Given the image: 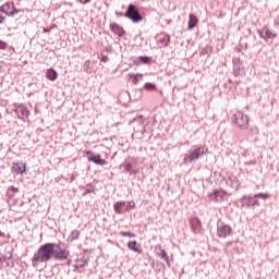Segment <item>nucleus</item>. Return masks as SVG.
Returning <instances> with one entry per match:
<instances>
[{
  "label": "nucleus",
  "mask_w": 279,
  "mask_h": 279,
  "mask_svg": "<svg viewBox=\"0 0 279 279\" xmlns=\"http://www.w3.org/2000/svg\"><path fill=\"white\" fill-rule=\"evenodd\" d=\"M58 247H60V244L56 243H46L40 245L32 257L33 267H38V265H43V263L47 265L49 260H53V256H56V248Z\"/></svg>",
  "instance_id": "f257e3e1"
},
{
  "label": "nucleus",
  "mask_w": 279,
  "mask_h": 279,
  "mask_svg": "<svg viewBox=\"0 0 279 279\" xmlns=\"http://www.w3.org/2000/svg\"><path fill=\"white\" fill-rule=\"evenodd\" d=\"M208 154V147L206 145L193 146L185 155L184 162L191 163L195 160H199L202 156H206Z\"/></svg>",
  "instance_id": "f03ea898"
},
{
  "label": "nucleus",
  "mask_w": 279,
  "mask_h": 279,
  "mask_svg": "<svg viewBox=\"0 0 279 279\" xmlns=\"http://www.w3.org/2000/svg\"><path fill=\"white\" fill-rule=\"evenodd\" d=\"M231 121L239 130H247L250 128V116L243 113V111H236L231 117Z\"/></svg>",
  "instance_id": "7ed1b4c3"
},
{
  "label": "nucleus",
  "mask_w": 279,
  "mask_h": 279,
  "mask_svg": "<svg viewBox=\"0 0 279 279\" xmlns=\"http://www.w3.org/2000/svg\"><path fill=\"white\" fill-rule=\"evenodd\" d=\"M125 19L132 21V23H141L143 22V15L138 11V8L134 4H129L126 11L124 13Z\"/></svg>",
  "instance_id": "20e7f679"
},
{
  "label": "nucleus",
  "mask_w": 279,
  "mask_h": 279,
  "mask_svg": "<svg viewBox=\"0 0 279 279\" xmlns=\"http://www.w3.org/2000/svg\"><path fill=\"white\" fill-rule=\"evenodd\" d=\"M230 234H232V227L226 225L221 220H218L217 221V236H219V239H227V236H230Z\"/></svg>",
  "instance_id": "39448f33"
},
{
  "label": "nucleus",
  "mask_w": 279,
  "mask_h": 279,
  "mask_svg": "<svg viewBox=\"0 0 279 279\" xmlns=\"http://www.w3.org/2000/svg\"><path fill=\"white\" fill-rule=\"evenodd\" d=\"M0 10L2 11V14L11 17L16 16V14H20L21 12V10H17L16 7H14V2H5L0 7Z\"/></svg>",
  "instance_id": "423d86ee"
},
{
  "label": "nucleus",
  "mask_w": 279,
  "mask_h": 279,
  "mask_svg": "<svg viewBox=\"0 0 279 279\" xmlns=\"http://www.w3.org/2000/svg\"><path fill=\"white\" fill-rule=\"evenodd\" d=\"M14 108L15 109H13V112H15L17 119L25 121L29 118V111L23 106V104H14Z\"/></svg>",
  "instance_id": "0eeeda50"
},
{
  "label": "nucleus",
  "mask_w": 279,
  "mask_h": 279,
  "mask_svg": "<svg viewBox=\"0 0 279 279\" xmlns=\"http://www.w3.org/2000/svg\"><path fill=\"white\" fill-rule=\"evenodd\" d=\"M85 154L88 160L95 162V165H100V167H104V165L107 163L106 159H101V155H95L93 150H87Z\"/></svg>",
  "instance_id": "6e6552de"
},
{
  "label": "nucleus",
  "mask_w": 279,
  "mask_h": 279,
  "mask_svg": "<svg viewBox=\"0 0 279 279\" xmlns=\"http://www.w3.org/2000/svg\"><path fill=\"white\" fill-rule=\"evenodd\" d=\"M259 38L264 40H274L276 38V34H274L267 26H264L262 29L258 31Z\"/></svg>",
  "instance_id": "1a4fd4ad"
},
{
  "label": "nucleus",
  "mask_w": 279,
  "mask_h": 279,
  "mask_svg": "<svg viewBox=\"0 0 279 279\" xmlns=\"http://www.w3.org/2000/svg\"><path fill=\"white\" fill-rule=\"evenodd\" d=\"M228 193L223 190H216L214 193L209 194V199L211 202H223Z\"/></svg>",
  "instance_id": "9d476101"
},
{
  "label": "nucleus",
  "mask_w": 279,
  "mask_h": 279,
  "mask_svg": "<svg viewBox=\"0 0 279 279\" xmlns=\"http://www.w3.org/2000/svg\"><path fill=\"white\" fill-rule=\"evenodd\" d=\"M70 253L66 250H60V246L58 248H54V260H69Z\"/></svg>",
  "instance_id": "9b49d317"
},
{
  "label": "nucleus",
  "mask_w": 279,
  "mask_h": 279,
  "mask_svg": "<svg viewBox=\"0 0 279 279\" xmlns=\"http://www.w3.org/2000/svg\"><path fill=\"white\" fill-rule=\"evenodd\" d=\"M227 186H230L231 189H235V191H239L241 189V182L239 181V178L234 175H230L226 179Z\"/></svg>",
  "instance_id": "f8f14e48"
},
{
  "label": "nucleus",
  "mask_w": 279,
  "mask_h": 279,
  "mask_svg": "<svg viewBox=\"0 0 279 279\" xmlns=\"http://www.w3.org/2000/svg\"><path fill=\"white\" fill-rule=\"evenodd\" d=\"M190 226L194 234H199V232H202V221H199L198 218H190Z\"/></svg>",
  "instance_id": "ddd939ff"
},
{
  "label": "nucleus",
  "mask_w": 279,
  "mask_h": 279,
  "mask_svg": "<svg viewBox=\"0 0 279 279\" xmlns=\"http://www.w3.org/2000/svg\"><path fill=\"white\" fill-rule=\"evenodd\" d=\"M113 210L117 215H124L128 213V208L124 201H118L113 204Z\"/></svg>",
  "instance_id": "4468645a"
},
{
  "label": "nucleus",
  "mask_w": 279,
  "mask_h": 279,
  "mask_svg": "<svg viewBox=\"0 0 279 279\" xmlns=\"http://www.w3.org/2000/svg\"><path fill=\"white\" fill-rule=\"evenodd\" d=\"M110 31L113 32L116 36H119V38L125 36V29L117 23L110 24Z\"/></svg>",
  "instance_id": "2eb2a0df"
},
{
  "label": "nucleus",
  "mask_w": 279,
  "mask_h": 279,
  "mask_svg": "<svg viewBox=\"0 0 279 279\" xmlns=\"http://www.w3.org/2000/svg\"><path fill=\"white\" fill-rule=\"evenodd\" d=\"M13 173H25L27 171V167L23 161L14 162L12 166Z\"/></svg>",
  "instance_id": "dca6fc26"
},
{
  "label": "nucleus",
  "mask_w": 279,
  "mask_h": 279,
  "mask_svg": "<svg viewBox=\"0 0 279 279\" xmlns=\"http://www.w3.org/2000/svg\"><path fill=\"white\" fill-rule=\"evenodd\" d=\"M197 23H199V20L195 14L191 13L189 15L187 29H190V32L195 29V27H197Z\"/></svg>",
  "instance_id": "f3484780"
},
{
  "label": "nucleus",
  "mask_w": 279,
  "mask_h": 279,
  "mask_svg": "<svg viewBox=\"0 0 279 279\" xmlns=\"http://www.w3.org/2000/svg\"><path fill=\"white\" fill-rule=\"evenodd\" d=\"M86 265H88V258H86L85 255H81L76 258V264L74 265V267L76 269H82L86 267Z\"/></svg>",
  "instance_id": "a211bd4d"
},
{
  "label": "nucleus",
  "mask_w": 279,
  "mask_h": 279,
  "mask_svg": "<svg viewBox=\"0 0 279 279\" xmlns=\"http://www.w3.org/2000/svg\"><path fill=\"white\" fill-rule=\"evenodd\" d=\"M240 204H241L242 208H251V206H252V195H244L240 199Z\"/></svg>",
  "instance_id": "6ab92c4d"
},
{
  "label": "nucleus",
  "mask_w": 279,
  "mask_h": 279,
  "mask_svg": "<svg viewBox=\"0 0 279 279\" xmlns=\"http://www.w3.org/2000/svg\"><path fill=\"white\" fill-rule=\"evenodd\" d=\"M128 247L131 252H136V254H143V250L138 248V242L130 241L128 242Z\"/></svg>",
  "instance_id": "aec40b11"
},
{
  "label": "nucleus",
  "mask_w": 279,
  "mask_h": 279,
  "mask_svg": "<svg viewBox=\"0 0 279 279\" xmlns=\"http://www.w3.org/2000/svg\"><path fill=\"white\" fill-rule=\"evenodd\" d=\"M46 77L47 80H50V82H56V80H58V72L53 68H51L47 70Z\"/></svg>",
  "instance_id": "412c9836"
},
{
  "label": "nucleus",
  "mask_w": 279,
  "mask_h": 279,
  "mask_svg": "<svg viewBox=\"0 0 279 279\" xmlns=\"http://www.w3.org/2000/svg\"><path fill=\"white\" fill-rule=\"evenodd\" d=\"M169 43H171V37H169V35H165L162 38L158 39L157 45L159 47H168Z\"/></svg>",
  "instance_id": "4be33fe9"
},
{
  "label": "nucleus",
  "mask_w": 279,
  "mask_h": 279,
  "mask_svg": "<svg viewBox=\"0 0 279 279\" xmlns=\"http://www.w3.org/2000/svg\"><path fill=\"white\" fill-rule=\"evenodd\" d=\"M137 64H151V57L142 56L138 57L135 61Z\"/></svg>",
  "instance_id": "5701e85b"
},
{
  "label": "nucleus",
  "mask_w": 279,
  "mask_h": 279,
  "mask_svg": "<svg viewBox=\"0 0 279 279\" xmlns=\"http://www.w3.org/2000/svg\"><path fill=\"white\" fill-rule=\"evenodd\" d=\"M16 193H19V190L14 186H9L7 190V197H9V199H14Z\"/></svg>",
  "instance_id": "b1692460"
},
{
  "label": "nucleus",
  "mask_w": 279,
  "mask_h": 279,
  "mask_svg": "<svg viewBox=\"0 0 279 279\" xmlns=\"http://www.w3.org/2000/svg\"><path fill=\"white\" fill-rule=\"evenodd\" d=\"M201 56H208L210 58V53H213V48L210 45H206L204 48L199 50Z\"/></svg>",
  "instance_id": "393cba45"
},
{
  "label": "nucleus",
  "mask_w": 279,
  "mask_h": 279,
  "mask_svg": "<svg viewBox=\"0 0 279 279\" xmlns=\"http://www.w3.org/2000/svg\"><path fill=\"white\" fill-rule=\"evenodd\" d=\"M133 121H134L135 123H138L140 125H143L142 133L146 131V130H145V117H143V116H137V117H135V118L133 119Z\"/></svg>",
  "instance_id": "a878e982"
},
{
  "label": "nucleus",
  "mask_w": 279,
  "mask_h": 279,
  "mask_svg": "<svg viewBox=\"0 0 279 279\" xmlns=\"http://www.w3.org/2000/svg\"><path fill=\"white\" fill-rule=\"evenodd\" d=\"M159 258H161L162 260H166L168 267H171V259H169V255L167 254V251H161V253H159Z\"/></svg>",
  "instance_id": "bb28decb"
},
{
  "label": "nucleus",
  "mask_w": 279,
  "mask_h": 279,
  "mask_svg": "<svg viewBox=\"0 0 279 279\" xmlns=\"http://www.w3.org/2000/svg\"><path fill=\"white\" fill-rule=\"evenodd\" d=\"M233 73L235 76L241 75V64L236 62L233 63Z\"/></svg>",
  "instance_id": "cd10ccee"
},
{
  "label": "nucleus",
  "mask_w": 279,
  "mask_h": 279,
  "mask_svg": "<svg viewBox=\"0 0 279 279\" xmlns=\"http://www.w3.org/2000/svg\"><path fill=\"white\" fill-rule=\"evenodd\" d=\"M80 238V231L73 230L69 236V241H75Z\"/></svg>",
  "instance_id": "c85d7f7f"
},
{
  "label": "nucleus",
  "mask_w": 279,
  "mask_h": 279,
  "mask_svg": "<svg viewBox=\"0 0 279 279\" xmlns=\"http://www.w3.org/2000/svg\"><path fill=\"white\" fill-rule=\"evenodd\" d=\"M255 197H257V199H269L270 195L269 193H257L255 194Z\"/></svg>",
  "instance_id": "c756f323"
},
{
  "label": "nucleus",
  "mask_w": 279,
  "mask_h": 279,
  "mask_svg": "<svg viewBox=\"0 0 279 279\" xmlns=\"http://www.w3.org/2000/svg\"><path fill=\"white\" fill-rule=\"evenodd\" d=\"M120 236H129L130 239H134L136 234L130 232V231H120Z\"/></svg>",
  "instance_id": "7c9ffc66"
},
{
  "label": "nucleus",
  "mask_w": 279,
  "mask_h": 279,
  "mask_svg": "<svg viewBox=\"0 0 279 279\" xmlns=\"http://www.w3.org/2000/svg\"><path fill=\"white\" fill-rule=\"evenodd\" d=\"M124 169H125V171H126L128 173H133V171H132V162L125 161V162H124Z\"/></svg>",
  "instance_id": "2f4dec72"
},
{
  "label": "nucleus",
  "mask_w": 279,
  "mask_h": 279,
  "mask_svg": "<svg viewBox=\"0 0 279 279\" xmlns=\"http://www.w3.org/2000/svg\"><path fill=\"white\" fill-rule=\"evenodd\" d=\"M130 77H133V84H138V77H143V74H129Z\"/></svg>",
  "instance_id": "473e14b6"
},
{
  "label": "nucleus",
  "mask_w": 279,
  "mask_h": 279,
  "mask_svg": "<svg viewBox=\"0 0 279 279\" xmlns=\"http://www.w3.org/2000/svg\"><path fill=\"white\" fill-rule=\"evenodd\" d=\"M144 88H145L146 90H156V85H154L153 83H146V84L144 85Z\"/></svg>",
  "instance_id": "72a5a7b5"
},
{
  "label": "nucleus",
  "mask_w": 279,
  "mask_h": 279,
  "mask_svg": "<svg viewBox=\"0 0 279 279\" xmlns=\"http://www.w3.org/2000/svg\"><path fill=\"white\" fill-rule=\"evenodd\" d=\"M251 206H259L258 197H255V195H251Z\"/></svg>",
  "instance_id": "f704fd0d"
},
{
  "label": "nucleus",
  "mask_w": 279,
  "mask_h": 279,
  "mask_svg": "<svg viewBox=\"0 0 279 279\" xmlns=\"http://www.w3.org/2000/svg\"><path fill=\"white\" fill-rule=\"evenodd\" d=\"M155 252H156L157 256H160V253L165 252V250H162V246L157 245V246L155 247Z\"/></svg>",
  "instance_id": "c9c22d12"
},
{
  "label": "nucleus",
  "mask_w": 279,
  "mask_h": 279,
  "mask_svg": "<svg viewBox=\"0 0 279 279\" xmlns=\"http://www.w3.org/2000/svg\"><path fill=\"white\" fill-rule=\"evenodd\" d=\"M250 132H251V134H258V128H256V126H251V128H250Z\"/></svg>",
  "instance_id": "e433bc0d"
},
{
  "label": "nucleus",
  "mask_w": 279,
  "mask_h": 279,
  "mask_svg": "<svg viewBox=\"0 0 279 279\" xmlns=\"http://www.w3.org/2000/svg\"><path fill=\"white\" fill-rule=\"evenodd\" d=\"M125 206H126V210H128V213H130V209L131 208H134V206L132 205V202H125Z\"/></svg>",
  "instance_id": "4c0bfd02"
},
{
  "label": "nucleus",
  "mask_w": 279,
  "mask_h": 279,
  "mask_svg": "<svg viewBox=\"0 0 279 279\" xmlns=\"http://www.w3.org/2000/svg\"><path fill=\"white\" fill-rule=\"evenodd\" d=\"M3 12L0 10V25L1 23H3V21H5V16H3Z\"/></svg>",
  "instance_id": "58836bf2"
},
{
  "label": "nucleus",
  "mask_w": 279,
  "mask_h": 279,
  "mask_svg": "<svg viewBox=\"0 0 279 279\" xmlns=\"http://www.w3.org/2000/svg\"><path fill=\"white\" fill-rule=\"evenodd\" d=\"M94 189L92 185H87L85 193H93Z\"/></svg>",
  "instance_id": "ea45409f"
},
{
  "label": "nucleus",
  "mask_w": 279,
  "mask_h": 279,
  "mask_svg": "<svg viewBox=\"0 0 279 279\" xmlns=\"http://www.w3.org/2000/svg\"><path fill=\"white\" fill-rule=\"evenodd\" d=\"M5 47H8V44L0 40V49H5Z\"/></svg>",
  "instance_id": "a19ab883"
},
{
  "label": "nucleus",
  "mask_w": 279,
  "mask_h": 279,
  "mask_svg": "<svg viewBox=\"0 0 279 279\" xmlns=\"http://www.w3.org/2000/svg\"><path fill=\"white\" fill-rule=\"evenodd\" d=\"M80 3H83V5H86V3H90V0H77Z\"/></svg>",
  "instance_id": "79ce46f5"
},
{
  "label": "nucleus",
  "mask_w": 279,
  "mask_h": 279,
  "mask_svg": "<svg viewBox=\"0 0 279 279\" xmlns=\"http://www.w3.org/2000/svg\"><path fill=\"white\" fill-rule=\"evenodd\" d=\"M101 60H102V62H108V57L104 56V57L101 58Z\"/></svg>",
  "instance_id": "37998d69"
},
{
  "label": "nucleus",
  "mask_w": 279,
  "mask_h": 279,
  "mask_svg": "<svg viewBox=\"0 0 279 279\" xmlns=\"http://www.w3.org/2000/svg\"><path fill=\"white\" fill-rule=\"evenodd\" d=\"M44 32H45V33H47V32H49V29H47V28H44Z\"/></svg>",
  "instance_id": "c03bdc74"
},
{
  "label": "nucleus",
  "mask_w": 279,
  "mask_h": 279,
  "mask_svg": "<svg viewBox=\"0 0 279 279\" xmlns=\"http://www.w3.org/2000/svg\"><path fill=\"white\" fill-rule=\"evenodd\" d=\"M68 265H71V259L68 260Z\"/></svg>",
  "instance_id": "a18cd8bd"
},
{
  "label": "nucleus",
  "mask_w": 279,
  "mask_h": 279,
  "mask_svg": "<svg viewBox=\"0 0 279 279\" xmlns=\"http://www.w3.org/2000/svg\"><path fill=\"white\" fill-rule=\"evenodd\" d=\"M0 236H3V232L0 231Z\"/></svg>",
  "instance_id": "49530a36"
}]
</instances>
